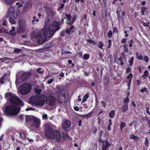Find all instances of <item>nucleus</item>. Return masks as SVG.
I'll return each instance as SVG.
<instances>
[{"label":"nucleus","mask_w":150,"mask_h":150,"mask_svg":"<svg viewBox=\"0 0 150 150\" xmlns=\"http://www.w3.org/2000/svg\"><path fill=\"white\" fill-rule=\"evenodd\" d=\"M59 25L58 23L54 21L49 25L47 29H45L43 33L45 38H50L52 37L54 33L59 29Z\"/></svg>","instance_id":"obj_3"},{"label":"nucleus","mask_w":150,"mask_h":150,"mask_svg":"<svg viewBox=\"0 0 150 150\" xmlns=\"http://www.w3.org/2000/svg\"><path fill=\"white\" fill-rule=\"evenodd\" d=\"M133 41L132 40H131L129 42V46L130 47H132V43Z\"/></svg>","instance_id":"obj_43"},{"label":"nucleus","mask_w":150,"mask_h":150,"mask_svg":"<svg viewBox=\"0 0 150 150\" xmlns=\"http://www.w3.org/2000/svg\"><path fill=\"white\" fill-rule=\"evenodd\" d=\"M32 121L33 122V125L36 128L38 127L40 124V119L38 118L34 117L32 119Z\"/></svg>","instance_id":"obj_10"},{"label":"nucleus","mask_w":150,"mask_h":150,"mask_svg":"<svg viewBox=\"0 0 150 150\" xmlns=\"http://www.w3.org/2000/svg\"><path fill=\"white\" fill-rule=\"evenodd\" d=\"M12 18H9V21L11 23L14 24L15 23V21L12 20Z\"/></svg>","instance_id":"obj_42"},{"label":"nucleus","mask_w":150,"mask_h":150,"mask_svg":"<svg viewBox=\"0 0 150 150\" xmlns=\"http://www.w3.org/2000/svg\"><path fill=\"white\" fill-rule=\"evenodd\" d=\"M63 137L65 139H69L70 138L68 134H63Z\"/></svg>","instance_id":"obj_37"},{"label":"nucleus","mask_w":150,"mask_h":150,"mask_svg":"<svg viewBox=\"0 0 150 150\" xmlns=\"http://www.w3.org/2000/svg\"><path fill=\"white\" fill-rule=\"evenodd\" d=\"M14 7L13 6L10 7L8 11L7 17L9 18H13L15 19L17 16H14Z\"/></svg>","instance_id":"obj_8"},{"label":"nucleus","mask_w":150,"mask_h":150,"mask_svg":"<svg viewBox=\"0 0 150 150\" xmlns=\"http://www.w3.org/2000/svg\"><path fill=\"white\" fill-rule=\"evenodd\" d=\"M129 98H126L125 99L124 101V103L125 105L129 103Z\"/></svg>","instance_id":"obj_32"},{"label":"nucleus","mask_w":150,"mask_h":150,"mask_svg":"<svg viewBox=\"0 0 150 150\" xmlns=\"http://www.w3.org/2000/svg\"><path fill=\"white\" fill-rule=\"evenodd\" d=\"M149 108H146V112L148 114L150 115V112H149Z\"/></svg>","instance_id":"obj_57"},{"label":"nucleus","mask_w":150,"mask_h":150,"mask_svg":"<svg viewBox=\"0 0 150 150\" xmlns=\"http://www.w3.org/2000/svg\"><path fill=\"white\" fill-rule=\"evenodd\" d=\"M131 71V69L130 68L128 67H127L126 70V72L128 73Z\"/></svg>","instance_id":"obj_50"},{"label":"nucleus","mask_w":150,"mask_h":150,"mask_svg":"<svg viewBox=\"0 0 150 150\" xmlns=\"http://www.w3.org/2000/svg\"><path fill=\"white\" fill-rule=\"evenodd\" d=\"M89 97V95L88 93L86 94L84 96H83V100H82V103L85 102L86 100H87V98Z\"/></svg>","instance_id":"obj_20"},{"label":"nucleus","mask_w":150,"mask_h":150,"mask_svg":"<svg viewBox=\"0 0 150 150\" xmlns=\"http://www.w3.org/2000/svg\"><path fill=\"white\" fill-rule=\"evenodd\" d=\"M87 19V16L86 14L83 17V19H84L86 21Z\"/></svg>","instance_id":"obj_62"},{"label":"nucleus","mask_w":150,"mask_h":150,"mask_svg":"<svg viewBox=\"0 0 150 150\" xmlns=\"http://www.w3.org/2000/svg\"><path fill=\"white\" fill-rule=\"evenodd\" d=\"M7 24V21H4L3 22V23H2V25H3L5 26Z\"/></svg>","instance_id":"obj_58"},{"label":"nucleus","mask_w":150,"mask_h":150,"mask_svg":"<svg viewBox=\"0 0 150 150\" xmlns=\"http://www.w3.org/2000/svg\"><path fill=\"white\" fill-rule=\"evenodd\" d=\"M64 4H62V3L61 4H60V6L59 8L60 9H62V8H63L64 7Z\"/></svg>","instance_id":"obj_59"},{"label":"nucleus","mask_w":150,"mask_h":150,"mask_svg":"<svg viewBox=\"0 0 150 150\" xmlns=\"http://www.w3.org/2000/svg\"><path fill=\"white\" fill-rule=\"evenodd\" d=\"M20 110L19 107L13 105L7 106L5 108L6 113L10 115H15L18 114Z\"/></svg>","instance_id":"obj_6"},{"label":"nucleus","mask_w":150,"mask_h":150,"mask_svg":"<svg viewBox=\"0 0 150 150\" xmlns=\"http://www.w3.org/2000/svg\"><path fill=\"white\" fill-rule=\"evenodd\" d=\"M71 125V122L68 120H66L63 121L62 125L64 129H66L69 128Z\"/></svg>","instance_id":"obj_11"},{"label":"nucleus","mask_w":150,"mask_h":150,"mask_svg":"<svg viewBox=\"0 0 150 150\" xmlns=\"http://www.w3.org/2000/svg\"><path fill=\"white\" fill-rule=\"evenodd\" d=\"M25 30V28L24 27H20L18 29L17 32L19 34H21L24 32Z\"/></svg>","instance_id":"obj_16"},{"label":"nucleus","mask_w":150,"mask_h":150,"mask_svg":"<svg viewBox=\"0 0 150 150\" xmlns=\"http://www.w3.org/2000/svg\"><path fill=\"white\" fill-rule=\"evenodd\" d=\"M6 98L9 99L10 102L13 104L23 105L22 101L17 97L12 94L11 93H6L5 95Z\"/></svg>","instance_id":"obj_4"},{"label":"nucleus","mask_w":150,"mask_h":150,"mask_svg":"<svg viewBox=\"0 0 150 150\" xmlns=\"http://www.w3.org/2000/svg\"><path fill=\"white\" fill-rule=\"evenodd\" d=\"M74 28V27L73 25L71 26V27L70 28V30L71 31V32H72L73 31V30Z\"/></svg>","instance_id":"obj_56"},{"label":"nucleus","mask_w":150,"mask_h":150,"mask_svg":"<svg viewBox=\"0 0 150 150\" xmlns=\"http://www.w3.org/2000/svg\"><path fill=\"white\" fill-rule=\"evenodd\" d=\"M112 32L111 30H109L108 33V37L110 38L112 36Z\"/></svg>","instance_id":"obj_40"},{"label":"nucleus","mask_w":150,"mask_h":150,"mask_svg":"<svg viewBox=\"0 0 150 150\" xmlns=\"http://www.w3.org/2000/svg\"><path fill=\"white\" fill-rule=\"evenodd\" d=\"M43 119L47 120L48 119V116L47 114L43 113L42 115Z\"/></svg>","instance_id":"obj_31"},{"label":"nucleus","mask_w":150,"mask_h":150,"mask_svg":"<svg viewBox=\"0 0 150 150\" xmlns=\"http://www.w3.org/2000/svg\"><path fill=\"white\" fill-rule=\"evenodd\" d=\"M38 34L35 35L36 33L35 31L33 32L31 35V39L34 41L37 42L38 44H42L44 43L45 40L42 36V32L39 31L37 32Z\"/></svg>","instance_id":"obj_5"},{"label":"nucleus","mask_w":150,"mask_h":150,"mask_svg":"<svg viewBox=\"0 0 150 150\" xmlns=\"http://www.w3.org/2000/svg\"><path fill=\"white\" fill-rule=\"evenodd\" d=\"M98 141L100 143H103L102 150H108L110 145L108 141H103L101 139H99Z\"/></svg>","instance_id":"obj_9"},{"label":"nucleus","mask_w":150,"mask_h":150,"mask_svg":"<svg viewBox=\"0 0 150 150\" xmlns=\"http://www.w3.org/2000/svg\"><path fill=\"white\" fill-rule=\"evenodd\" d=\"M145 144L147 146H148V139H145Z\"/></svg>","instance_id":"obj_49"},{"label":"nucleus","mask_w":150,"mask_h":150,"mask_svg":"<svg viewBox=\"0 0 150 150\" xmlns=\"http://www.w3.org/2000/svg\"><path fill=\"white\" fill-rule=\"evenodd\" d=\"M136 57L137 59L139 60H142V57L141 54H139L138 52L136 53Z\"/></svg>","instance_id":"obj_21"},{"label":"nucleus","mask_w":150,"mask_h":150,"mask_svg":"<svg viewBox=\"0 0 150 150\" xmlns=\"http://www.w3.org/2000/svg\"><path fill=\"white\" fill-rule=\"evenodd\" d=\"M35 92L37 94L40 93L41 91V90L38 88H35Z\"/></svg>","instance_id":"obj_30"},{"label":"nucleus","mask_w":150,"mask_h":150,"mask_svg":"<svg viewBox=\"0 0 150 150\" xmlns=\"http://www.w3.org/2000/svg\"><path fill=\"white\" fill-rule=\"evenodd\" d=\"M30 6V5L29 3H26L24 8L25 11H27Z\"/></svg>","instance_id":"obj_25"},{"label":"nucleus","mask_w":150,"mask_h":150,"mask_svg":"<svg viewBox=\"0 0 150 150\" xmlns=\"http://www.w3.org/2000/svg\"><path fill=\"white\" fill-rule=\"evenodd\" d=\"M54 80V78H52L50 80H47V83L48 84H51L53 81Z\"/></svg>","instance_id":"obj_38"},{"label":"nucleus","mask_w":150,"mask_h":150,"mask_svg":"<svg viewBox=\"0 0 150 150\" xmlns=\"http://www.w3.org/2000/svg\"><path fill=\"white\" fill-rule=\"evenodd\" d=\"M66 18L68 19L69 21L67 22V23L69 24H71L74 23V20H72L71 21H70L71 19V16L69 14H66Z\"/></svg>","instance_id":"obj_14"},{"label":"nucleus","mask_w":150,"mask_h":150,"mask_svg":"<svg viewBox=\"0 0 150 150\" xmlns=\"http://www.w3.org/2000/svg\"><path fill=\"white\" fill-rule=\"evenodd\" d=\"M130 138L131 139H134L135 140H137L138 139V138L137 136L132 134L130 135Z\"/></svg>","instance_id":"obj_26"},{"label":"nucleus","mask_w":150,"mask_h":150,"mask_svg":"<svg viewBox=\"0 0 150 150\" xmlns=\"http://www.w3.org/2000/svg\"><path fill=\"white\" fill-rule=\"evenodd\" d=\"M66 32L67 33H68L69 34H70V33H71V32L70 31V29L69 28H68V29H67V30Z\"/></svg>","instance_id":"obj_51"},{"label":"nucleus","mask_w":150,"mask_h":150,"mask_svg":"<svg viewBox=\"0 0 150 150\" xmlns=\"http://www.w3.org/2000/svg\"><path fill=\"white\" fill-rule=\"evenodd\" d=\"M117 28L115 27H114L113 28V33H117Z\"/></svg>","instance_id":"obj_47"},{"label":"nucleus","mask_w":150,"mask_h":150,"mask_svg":"<svg viewBox=\"0 0 150 150\" xmlns=\"http://www.w3.org/2000/svg\"><path fill=\"white\" fill-rule=\"evenodd\" d=\"M132 74L131 73L129 75H127V79H128L129 80H132Z\"/></svg>","instance_id":"obj_35"},{"label":"nucleus","mask_w":150,"mask_h":150,"mask_svg":"<svg viewBox=\"0 0 150 150\" xmlns=\"http://www.w3.org/2000/svg\"><path fill=\"white\" fill-rule=\"evenodd\" d=\"M149 75V73L148 71L146 70L144 73V74L142 76L143 77L144 79H145V76L146 77H148Z\"/></svg>","instance_id":"obj_24"},{"label":"nucleus","mask_w":150,"mask_h":150,"mask_svg":"<svg viewBox=\"0 0 150 150\" xmlns=\"http://www.w3.org/2000/svg\"><path fill=\"white\" fill-rule=\"evenodd\" d=\"M146 8L145 7H142L141 8V10L142 11L144 12L146 10Z\"/></svg>","instance_id":"obj_55"},{"label":"nucleus","mask_w":150,"mask_h":150,"mask_svg":"<svg viewBox=\"0 0 150 150\" xmlns=\"http://www.w3.org/2000/svg\"><path fill=\"white\" fill-rule=\"evenodd\" d=\"M125 126V124L124 122H122L121 123L120 126L121 131H122V128H123Z\"/></svg>","instance_id":"obj_36"},{"label":"nucleus","mask_w":150,"mask_h":150,"mask_svg":"<svg viewBox=\"0 0 150 150\" xmlns=\"http://www.w3.org/2000/svg\"><path fill=\"white\" fill-rule=\"evenodd\" d=\"M45 135L49 139L55 140L59 141L61 138L59 132L58 130H54L52 128L55 127L54 125H50L46 124L44 125Z\"/></svg>","instance_id":"obj_2"},{"label":"nucleus","mask_w":150,"mask_h":150,"mask_svg":"<svg viewBox=\"0 0 150 150\" xmlns=\"http://www.w3.org/2000/svg\"><path fill=\"white\" fill-rule=\"evenodd\" d=\"M16 5L18 6V7H21L22 6V4L20 2H18L16 3Z\"/></svg>","instance_id":"obj_46"},{"label":"nucleus","mask_w":150,"mask_h":150,"mask_svg":"<svg viewBox=\"0 0 150 150\" xmlns=\"http://www.w3.org/2000/svg\"><path fill=\"white\" fill-rule=\"evenodd\" d=\"M134 59V57H132L130 59H129V65L130 66L132 65Z\"/></svg>","instance_id":"obj_29"},{"label":"nucleus","mask_w":150,"mask_h":150,"mask_svg":"<svg viewBox=\"0 0 150 150\" xmlns=\"http://www.w3.org/2000/svg\"><path fill=\"white\" fill-rule=\"evenodd\" d=\"M126 42V39H123L121 41V42L122 43H125Z\"/></svg>","instance_id":"obj_60"},{"label":"nucleus","mask_w":150,"mask_h":150,"mask_svg":"<svg viewBox=\"0 0 150 150\" xmlns=\"http://www.w3.org/2000/svg\"><path fill=\"white\" fill-rule=\"evenodd\" d=\"M5 2L7 4L11 5L16 0H4Z\"/></svg>","instance_id":"obj_19"},{"label":"nucleus","mask_w":150,"mask_h":150,"mask_svg":"<svg viewBox=\"0 0 150 150\" xmlns=\"http://www.w3.org/2000/svg\"><path fill=\"white\" fill-rule=\"evenodd\" d=\"M22 51L21 49H19L18 48H16L14 49V52L16 53H18L19 52H21Z\"/></svg>","instance_id":"obj_34"},{"label":"nucleus","mask_w":150,"mask_h":150,"mask_svg":"<svg viewBox=\"0 0 150 150\" xmlns=\"http://www.w3.org/2000/svg\"><path fill=\"white\" fill-rule=\"evenodd\" d=\"M8 59H9L8 58L4 57L1 59V61L2 62H3L5 61Z\"/></svg>","instance_id":"obj_41"},{"label":"nucleus","mask_w":150,"mask_h":150,"mask_svg":"<svg viewBox=\"0 0 150 150\" xmlns=\"http://www.w3.org/2000/svg\"><path fill=\"white\" fill-rule=\"evenodd\" d=\"M46 13L47 16L51 18H52L54 16L55 12L54 11H52L50 8H47Z\"/></svg>","instance_id":"obj_13"},{"label":"nucleus","mask_w":150,"mask_h":150,"mask_svg":"<svg viewBox=\"0 0 150 150\" xmlns=\"http://www.w3.org/2000/svg\"><path fill=\"white\" fill-rule=\"evenodd\" d=\"M82 121L81 120H80L79 122L78 125L79 126H81V125Z\"/></svg>","instance_id":"obj_64"},{"label":"nucleus","mask_w":150,"mask_h":150,"mask_svg":"<svg viewBox=\"0 0 150 150\" xmlns=\"http://www.w3.org/2000/svg\"><path fill=\"white\" fill-rule=\"evenodd\" d=\"M123 47V49L124 50V51L126 52H127L128 51V46L127 45L125 44H124Z\"/></svg>","instance_id":"obj_23"},{"label":"nucleus","mask_w":150,"mask_h":150,"mask_svg":"<svg viewBox=\"0 0 150 150\" xmlns=\"http://www.w3.org/2000/svg\"><path fill=\"white\" fill-rule=\"evenodd\" d=\"M21 137L23 139H25L26 137V135L23 132H21L19 133Z\"/></svg>","instance_id":"obj_18"},{"label":"nucleus","mask_w":150,"mask_h":150,"mask_svg":"<svg viewBox=\"0 0 150 150\" xmlns=\"http://www.w3.org/2000/svg\"><path fill=\"white\" fill-rule=\"evenodd\" d=\"M64 31H62L60 34V35L61 36H64Z\"/></svg>","instance_id":"obj_61"},{"label":"nucleus","mask_w":150,"mask_h":150,"mask_svg":"<svg viewBox=\"0 0 150 150\" xmlns=\"http://www.w3.org/2000/svg\"><path fill=\"white\" fill-rule=\"evenodd\" d=\"M144 60L146 62H147L148 61L149 59L147 56L145 57Z\"/></svg>","instance_id":"obj_53"},{"label":"nucleus","mask_w":150,"mask_h":150,"mask_svg":"<svg viewBox=\"0 0 150 150\" xmlns=\"http://www.w3.org/2000/svg\"><path fill=\"white\" fill-rule=\"evenodd\" d=\"M122 109V111L124 112H125L127 111L128 109V104H125L122 107V108H121Z\"/></svg>","instance_id":"obj_17"},{"label":"nucleus","mask_w":150,"mask_h":150,"mask_svg":"<svg viewBox=\"0 0 150 150\" xmlns=\"http://www.w3.org/2000/svg\"><path fill=\"white\" fill-rule=\"evenodd\" d=\"M87 41L88 42L92 44L93 45L96 44V42H95L91 40H87Z\"/></svg>","instance_id":"obj_39"},{"label":"nucleus","mask_w":150,"mask_h":150,"mask_svg":"<svg viewBox=\"0 0 150 150\" xmlns=\"http://www.w3.org/2000/svg\"><path fill=\"white\" fill-rule=\"evenodd\" d=\"M31 89V86L29 83L23 84L20 87L19 92L22 94H26L29 92Z\"/></svg>","instance_id":"obj_7"},{"label":"nucleus","mask_w":150,"mask_h":150,"mask_svg":"<svg viewBox=\"0 0 150 150\" xmlns=\"http://www.w3.org/2000/svg\"><path fill=\"white\" fill-rule=\"evenodd\" d=\"M22 79H21L20 78H18L16 79V84H19L20 83H21L22 81H21Z\"/></svg>","instance_id":"obj_27"},{"label":"nucleus","mask_w":150,"mask_h":150,"mask_svg":"<svg viewBox=\"0 0 150 150\" xmlns=\"http://www.w3.org/2000/svg\"><path fill=\"white\" fill-rule=\"evenodd\" d=\"M115 111L114 110H111L109 113V117L111 118H112L115 116Z\"/></svg>","instance_id":"obj_15"},{"label":"nucleus","mask_w":150,"mask_h":150,"mask_svg":"<svg viewBox=\"0 0 150 150\" xmlns=\"http://www.w3.org/2000/svg\"><path fill=\"white\" fill-rule=\"evenodd\" d=\"M4 81V77H2L0 79V83H3Z\"/></svg>","instance_id":"obj_45"},{"label":"nucleus","mask_w":150,"mask_h":150,"mask_svg":"<svg viewBox=\"0 0 150 150\" xmlns=\"http://www.w3.org/2000/svg\"><path fill=\"white\" fill-rule=\"evenodd\" d=\"M55 98L51 96L50 92L47 91L43 95L31 96L29 99V103L32 105L43 106L46 101L49 105L52 106L55 103Z\"/></svg>","instance_id":"obj_1"},{"label":"nucleus","mask_w":150,"mask_h":150,"mask_svg":"<svg viewBox=\"0 0 150 150\" xmlns=\"http://www.w3.org/2000/svg\"><path fill=\"white\" fill-rule=\"evenodd\" d=\"M104 45L103 43L101 41H99L98 44V46L100 49H103V47Z\"/></svg>","instance_id":"obj_22"},{"label":"nucleus","mask_w":150,"mask_h":150,"mask_svg":"<svg viewBox=\"0 0 150 150\" xmlns=\"http://www.w3.org/2000/svg\"><path fill=\"white\" fill-rule=\"evenodd\" d=\"M30 75H31V73H30L24 72L21 74L20 76V78L22 79L21 81H24L28 78Z\"/></svg>","instance_id":"obj_12"},{"label":"nucleus","mask_w":150,"mask_h":150,"mask_svg":"<svg viewBox=\"0 0 150 150\" xmlns=\"http://www.w3.org/2000/svg\"><path fill=\"white\" fill-rule=\"evenodd\" d=\"M149 22L147 23H144L143 24V25L144 26L147 27L149 26Z\"/></svg>","instance_id":"obj_52"},{"label":"nucleus","mask_w":150,"mask_h":150,"mask_svg":"<svg viewBox=\"0 0 150 150\" xmlns=\"http://www.w3.org/2000/svg\"><path fill=\"white\" fill-rule=\"evenodd\" d=\"M71 52L69 51H65V50H63L62 51V54H69L71 53Z\"/></svg>","instance_id":"obj_33"},{"label":"nucleus","mask_w":150,"mask_h":150,"mask_svg":"<svg viewBox=\"0 0 150 150\" xmlns=\"http://www.w3.org/2000/svg\"><path fill=\"white\" fill-rule=\"evenodd\" d=\"M147 90V88H142L141 90V92L142 93H144L145 92L146 90Z\"/></svg>","instance_id":"obj_44"},{"label":"nucleus","mask_w":150,"mask_h":150,"mask_svg":"<svg viewBox=\"0 0 150 150\" xmlns=\"http://www.w3.org/2000/svg\"><path fill=\"white\" fill-rule=\"evenodd\" d=\"M58 101L59 102H60L61 103H65L66 102L65 101H63L62 100H58Z\"/></svg>","instance_id":"obj_63"},{"label":"nucleus","mask_w":150,"mask_h":150,"mask_svg":"<svg viewBox=\"0 0 150 150\" xmlns=\"http://www.w3.org/2000/svg\"><path fill=\"white\" fill-rule=\"evenodd\" d=\"M90 58V55L87 54H84L83 55V59L86 60H87Z\"/></svg>","instance_id":"obj_28"},{"label":"nucleus","mask_w":150,"mask_h":150,"mask_svg":"<svg viewBox=\"0 0 150 150\" xmlns=\"http://www.w3.org/2000/svg\"><path fill=\"white\" fill-rule=\"evenodd\" d=\"M40 70L41 69L39 68L38 69H37L36 71L38 73L40 74H42L43 73V72L42 71H41Z\"/></svg>","instance_id":"obj_48"},{"label":"nucleus","mask_w":150,"mask_h":150,"mask_svg":"<svg viewBox=\"0 0 150 150\" xmlns=\"http://www.w3.org/2000/svg\"><path fill=\"white\" fill-rule=\"evenodd\" d=\"M101 102L103 104V106L104 107H105L106 105V104L104 103L103 101H101Z\"/></svg>","instance_id":"obj_54"}]
</instances>
